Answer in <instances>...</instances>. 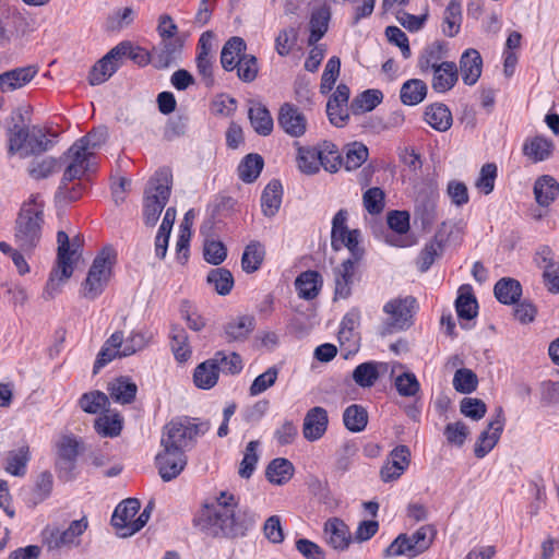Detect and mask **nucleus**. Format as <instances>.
Wrapping results in <instances>:
<instances>
[{
    "label": "nucleus",
    "instance_id": "f257e3e1",
    "mask_svg": "<svg viewBox=\"0 0 559 559\" xmlns=\"http://www.w3.org/2000/svg\"><path fill=\"white\" fill-rule=\"evenodd\" d=\"M239 499L229 491H221L211 503H204L195 515L194 525L205 535L218 538L243 537L254 525L255 515L238 510Z\"/></svg>",
    "mask_w": 559,
    "mask_h": 559
},
{
    "label": "nucleus",
    "instance_id": "f03ea898",
    "mask_svg": "<svg viewBox=\"0 0 559 559\" xmlns=\"http://www.w3.org/2000/svg\"><path fill=\"white\" fill-rule=\"evenodd\" d=\"M45 203L39 194H32L23 202L14 223V242L25 252L32 253L39 245L45 223Z\"/></svg>",
    "mask_w": 559,
    "mask_h": 559
},
{
    "label": "nucleus",
    "instance_id": "7ed1b4c3",
    "mask_svg": "<svg viewBox=\"0 0 559 559\" xmlns=\"http://www.w3.org/2000/svg\"><path fill=\"white\" fill-rule=\"evenodd\" d=\"M209 421H199L197 418L177 417L164 426L160 445L186 453L191 449L199 436L209 431Z\"/></svg>",
    "mask_w": 559,
    "mask_h": 559
},
{
    "label": "nucleus",
    "instance_id": "20e7f679",
    "mask_svg": "<svg viewBox=\"0 0 559 559\" xmlns=\"http://www.w3.org/2000/svg\"><path fill=\"white\" fill-rule=\"evenodd\" d=\"M57 266L46 284L44 290L46 299H52L60 292L55 276L60 273V280H68L73 274V264L79 259V249L82 245L79 236L70 240L68 234L63 230L57 233Z\"/></svg>",
    "mask_w": 559,
    "mask_h": 559
},
{
    "label": "nucleus",
    "instance_id": "39448f33",
    "mask_svg": "<svg viewBox=\"0 0 559 559\" xmlns=\"http://www.w3.org/2000/svg\"><path fill=\"white\" fill-rule=\"evenodd\" d=\"M171 191L170 175L166 170H159L148 181L143 204V219L145 225L155 226L160 213L166 206Z\"/></svg>",
    "mask_w": 559,
    "mask_h": 559
},
{
    "label": "nucleus",
    "instance_id": "423d86ee",
    "mask_svg": "<svg viewBox=\"0 0 559 559\" xmlns=\"http://www.w3.org/2000/svg\"><path fill=\"white\" fill-rule=\"evenodd\" d=\"M105 138V131H91L70 146L66 154L71 159L66 168V179L82 177L90 169V159Z\"/></svg>",
    "mask_w": 559,
    "mask_h": 559
},
{
    "label": "nucleus",
    "instance_id": "0eeeda50",
    "mask_svg": "<svg viewBox=\"0 0 559 559\" xmlns=\"http://www.w3.org/2000/svg\"><path fill=\"white\" fill-rule=\"evenodd\" d=\"M53 141L48 139L41 129L14 126L10 130L9 151L19 154L21 158L36 156L49 151L53 146Z\"/></svg>",
    "mask_w": 559,
    "mask_h": 559
},
{
    "label": "nucleus",
    "instance_id": "6e6552de",
    "mask_svg": "<svg viewBox=\"0 0 559 559\" xmlns=\"http://www.w3.org/2000/svg\"><path fill=\"white\" fill-rule=\"evenodd\" d=\"M88 528L86 516L72 521L67 528L58 525H47L41 531V544L48 551H59L63 548H73L80 546L81 536Z\"/></svg>",
    "mask_w": 559,
    "mask_h": 559
},
{
    "label": "nucleus",
    "instance_id": "1a4fd4ad",
    "mask_svg": "<svg viewBox=\"0 0 559 559\" xmlns=\"http://www.w3.org/2000/svg\"><path fill=\"white\" fill-rule=\"evenodd\" d=\"M112 264L111 250L104 249L96 255L82 285L84 298L94 300L104 292L111 276Z\"/></svg>",
    "mask_w": 559,
    "mask_h": 559
},
{
    "label": "nucleus",
    "instance_id": "9d476101",
    "mask_svg": "<svg viewBox=\"0 0 559 559\" xmlns=\"http://www.w3.org/2000/svg\"><path fill=\"white\" fill-rule=\"evenodd\" d=\"M348 213L341 209L333 217L331 230V246L334 251L347 248L350 255L362 258L365 250L359 246L360 231L358 229H348Z\"/></svg>",
    "mask_w": 559,
    "mask_h": 559
},
{
    "label": "nucleus",
    "instance_id": "9b49d317",
    "mask_svg": "<svg viewBox=\"0 0 559 559\" xmlns=\"http://www.w3.org/2000/svg\"><path fill=\"white\" fill-rule=\"evenodd\" d=\"M415 306L416 299L412 296L388 301L383 307L384 313L388 314V319L383 323V333L391 334L409 328Z\"/></svg>",
    "mask_w": 559,
    "mask_h": 559
},
{
    "label": "nucleus",
    "instance_id": "f8f14e48",
    "mask_svg": "<svg viewBox=\"0 0 559 559\" xmlns=\"http://www.w3.org/2000/svg\"><path fill=\"white\" fill-rule=\"evenodd\" d=\"M534 261L543 270V282L551 294H559V261L549 246H542L537 249Z\"/></svg>",
    "mask_w": 559,
    "mask_h": 559
},
{
    "label": "nucleus",
    "instance_id": "ddd939ff",
    "mask_svg": "<svg viewBox=\"0 0 559 559\" xmlns=\"http://www.w3.org/2000/svg\"><path fill=\"white\" fill-rule=\"evenodd\" d=\"M155 464L162 479L164 481H170L185 469L187 455L181 451L163 447V451L155 457Z\"/></svg>",
    "mask_w": 559,
    "mask_h": 559
},
{
    "label": "nucleus",
    "instance_id": "4468645a",
    "mask_svg": "<svg viewBox=\"0 0 559 559\" xmlns=\"http://www.w3.org/2000/svg\"><path fill=\"white\" fill-rule=\"evenodd\" d=\"M277 123L286 134L293 138L302 136L306 133L308 126L305 115L297 106L290 103H284L281 106L277 116Z\"/></svg>",
    "mask_w": 559,
    "mask_h": 559
},
{
    "label": "nucleus",
    "instance_id": "2eb2a0df",
    "mask_svg": "<svg viewBox=\"0 0 559 559\" xmlns=\"http://www.w3.org/2000/svg\"><path fill=\"white\" fill-rule=\"evenodd\" d=\"M361 259L350 255L333 269L334 299H347L352 295L356 265Z\"/></svg>",
    "mask_w": 559,
    "mask_h": 559
},
{
    "label": "nucleus",
    "instance_id": "dca6fc26",
    "mask_svg": "<svg viewBox=\"0 0 559 559\" xmlns=\"http://www.w3.org/2000/svg\"><path fill=\"white\" fill-rule=\"evenodd\" d=\"M504 426V417L503 411L501 407L497 409V415L493 419H491L488 424L487 429H485L478 437L475 447L474 454L478 459L485 457L497 444L500 435L502 432Z\"/></svg>",
    "mask_w": 559,
    "mask_h": 559
},
{
    "label": "nucleus",
    "instance_id": "f3484780",
    "mask_svg": "<svg viewBox=\"0 0 559 559\" xmlns=\"http://www.w3.org/2000/svg\"><path fill=\"white\" fill-rule=\"evenodd\" d=\"M411 463V450L407 445L395 447L389 455L386 463L381 467L380 476L385 483L400 478Z\"/></svg>",
    "mask_w": 559,
    "mask_h": 559
},
{
    "label": "nucleus",
    "instance_id": "a211bd4d",
    "mask_svg": "<svg viewBox=\"0 0 559 559\" xmlns=\"http://www.w3.org/2000/svg\"><path fill=\"white\" fill-rule=\"evenodd\" d=\"M182 48L183 41L180 38L162 39L160 45L152 50L153 67L164 70L176 64Z\"/></svg>",
    "mask_w": 559,
    "mask_h": 559
},
{
    "label": "nucleus",
    "instance_id": "6ab92c4d",
    "mask_svg": "<svg viewBox=\"0 0 559 559\" xmlns=\"http://www.w3.org/2000/svg\"><path fill=\"white\" fill-rule=\"evenodd\" d=\"M349 88L345 84H340L336 91L329 98L326 104V114L332 124L343 127L349 119L348 99Z\"/></svg>",
    "mask_w": 559,
    "mask_h": 559
},
{
    "label": "nucleus",
    "instance_id": "aec40b11",
    "mask_svg": "<svg viewBox=\"0 0 559 559\" xmlns=\"http://www.w3.org/2000/svg\"><path fill=\"white\" fill-rule=\"evenodd\" d=\"M386 222L393 233L385 236V242L400 248L409 246L411 242L404 237L409 230V214L406 211H391Z\"/></svg>",
    "mask_w": 559,
    "mask_h": 559
},
{
    "label": "nucleus",
    "instance_id": "412c9836",
    "mask_svg": "<svg viewBox=\"0 0 559 559\" xmlns=\"http://www.w3.org/2000/svg\"><path fill=\"white\" fill-rule=\"evenodd\" d=\"M328 412L321 406L310 408L304 419L302 433L308 441H317L328 429Z\"/></svg>",
    "mask_w": 559,
    "mask_h": 559
},
{
    "label": "nucleus",
    "instance_id": "4be33fe9",
    "mask_svg": "<svg viewBox=\"0 0 559 559\" xmlns=\"http://www.w3.org/2000/svg\"><path fill=\"white\" fill-rule=\"evenodd\" d=\"M34 66L15 68L0 73V92L9 93L27 85L37 74Z\"/></svg>",
    "mask_w": 559,
    "mask_h": 559
},
{
    "label": "nucleus",
    "instance_id": "5701e85b",
    "mask_svg": "<svg viewBox=\"0 0 559 559\" xmlns=\"http://www.w3.org/2000/svg\"><path fill=\"white\" fill-rule=\"evenodd\" d=\"M119 49H110L102 59H99L91 69L88 83L99 85L106 82L119 69L120 62L117 59Z\"/></svg>",
    "mask_w": 559,
    "mask_h": 559
},
{
    "label": "nucleus",
    "instance_id": "b1692460",
    "mask_svg": "<svg viewBox=\"0 0 559 559\" xmlns=\"http://www.w3.org/2000/svg\"><path fill=\"white\" fill-rule=\"evenodd\" d=\"M326 543L335 550H345L352 542L348 526L341 519H329L324 524Z\"/></svg>",
    "mask_w": 559,
    "mask_h": 559
},
{
    "label": "nucleus",
    "instance_id": "393cba45",
    "mask_svg": "<svg viewBox=\"0 0 559 559\" xmlns=\"http://www.w3.org/2000/svg\"><path fill=\"white\" fill-rule=\"evenodd\" d=\"M483 71V58L474 49H466L460 58V73L464 84L472 86L477 83Z\"/></svg>",
    "mask_w": 559,
    "mask_h": 559
},
{
    "label": "nucleus",
    "instance_id": "a878e982",
    "mask_svg": "<svg viewBox=\"0 0 559 559\" xmlns=\"http://www.w3.org/2000/svg\"><path fill=\"white\" fill-rule=\"evenodd\" d=\"M533 193L539 206L549 207L559 197V181L550 175H542L534 182Z\"/></svg>",
    "mask_w": 559,
    "mask_h": 559
},
{
    "label": "nucleus",
    "instance_id": "bb28decb",
    "mask_svg": "<svg viewBox=\"0 0 559 559\" xmlns=\"http://www.w3.org/2000/svg\"><path fill=\"white\" fill-rule=\"evenodd\" d=\"M121 346L122 332L116 331L105 341L100 350L98 352L94 362L93 373H98L102 368L111 362L114 359L123 358L124 356L122 355Z\"/></svg>",
    "mask_w": 559,
    "mask_h": 559
},
{
    "label": "nucleus",
    "instance_id": "cd10ccee",
    "mask_svg": "<svg viewBox=\"0 0 559 559\" xmlns=\"http://www.w3.org/2000/svg\"><path fill=\"white\" fill-rule=\"evenodd\" d=\"M431 87L437 93L451 91L459 81V69L453 61H445L431 71Z\"/></svg>",
    "mask_w": 559,
    "mask_h": 559
},
{
    "label": "nucleus",
    "instance_id": "c85d7f7f",
    "mask_svg": "<svg viewBox=\"0 0 559 559\" xmlns=\"http://www.w3.org/2000/svg\"><path fill=\"white\" fill-rule=\"evenodd\" d=\"M141 503L136 498H128L120 502L111 516V524L116 527L121 536L126 530H131L134 516L139 512Z\"/></svg>",
    "mask_w": 559,
    "mask_h": 559
},
{
    "label": "nucleus",
    "instance_id": "c756f323",
    "mask_svg": "<svg viewBox=\"0 0 559 559\" xmlns=\"http://www.w3.org/2000/svg\"><path fill=\"white\" fill-rule=\"evenodd\" d=\"M425 551L412 535L402 533L385 548L383 556L385 558L400 556L414 558Z\"/></svg>",
    "mask_w": 559,
    "mask_h": 559
},
{
    "label": "nucleus",
    "instance_id": "7c9ffc66",
    "mask_svg": "<svg viewBox=\"0 0 559 559\" xmlns=\"http://www.w3.org/2000/svg\"><path fill=\"white\" fill-rule=\"evenodd\" d=\"M331 20V8L324 2L311 11L310 15V35L308 37V45L317 44L328 32L329 23Z\"/></svg>",
    "mask_w": 559,
    "mask_h": 559
},
{
    "label": "nucleus",
    "instance_id": "2f4dec72",
    "mask_svg": "<svg viewBox=\"0 0 559 559\" xmlns=\"http://www.w3.org/2000/svg\"><path fill=\"white\" fill-rule=\"evenodd\" d=\"M386 370L388 365L385 362L366 361L354 369L353 380L360 388H371Z\"/></svg>",
    "mask_w": 559,
    "mask_h": 559
},
{
    "label": "nucleus",
    "instance_id": "473e14b6",
    "mask_svg": "<svg viewBox=\"0 0 559 559\" xmlns=\"http://www.w3.org/2000/svg\"><path fill=\"white\" fill-rule=\"evenodd\" d=\"M255 326V320L252 316H239L224 326V336L228 343L245 342L252 333Z\"/></svg>",
    "mask_w": 559,
    "mask_h": 559
},
{
    "label": "nucleus",
    "instance_id": "72a5a7b5",
    "mask_svg": "<svg viewBox=\"0 0 559 559\" xmlns=\"http://www.w3.org/2000/svg\"><path fill=\"white\" fill-rule=\"evenodd\" d=\"M444 45L440 41H433L427 45L417 59V68L421 74L426 75L433 71L440 64L445 63Z\"/></svg>",
    "mask_w": 559,
    "mask_h": 559
},
{
    "label": "nucleus",
    "instance_id": "f704fd0d",
    "mask_svg": "<svg viewBox=\"0 0 559 559\" xmlns=\"http://www.w3.org/2000/svg\"><path fill=\"white\" fill-rule=\"evenodd\" d=\"M111 400L119 404H130L135 400L138 386L128 377H119L107 386Z\"/></svg>",
    "mask_w": 559,
    "mask_h": 559
},
{
    "label": "nucleus",
    "instance_id": "c9c22d12",
    "mask_svg": "<svg viewBox=\"0 0 559 559\" xmlns=\"http://www.w3.org/2000/svg\"><path fill=\"white\" fill-rule=\"evenodd\" d=\"M29 460V447L27 444H23L20 448L11 450L7 453L4 469L12 476L23 477L26 474Z\"/></svg>",
    "mask_w": 559,
    "mask_h": 559
},
{
    "label": "nucleus",
    "instance_id": "e433bc0d",
    "mask_svg": "<svg viewBox=\"0 0 559 559\" xmlns=\"http://www.w3.org/2000/svg\"><path fill=\"white\" fill-rule=\"evenodd\" d=\"M425 121L435 130L444 132L452 126V114L447 105L436 103L425 110Z\"/></svg>",
    "mask_w": 559,
    "mask_h": 559
},
{
    "label": "nucleus",
    "instance_id": "4c0bfd02",
    "mask_svg": "<svg viewBox=\"0 0 559 559\" xmlns=\"http://www.w3.org/2000/svg\"><path fill=\"white\" fill-rule=\"evenodd\" d=\"M555 148L554 142L545 136L536 135L526 140L523 146V153L533 162H543L548 159Z\"/></svg>",
    "mask_w": 559,
    "mask_h": 559
},
{
    "label": "nucleus",
    "instance_id": "58836bf2",
    "mask_svg": "<svg viewBox=\"0 0 559 559\" xmlns=\"http://www.w3.org/2000/svg\"><path fill=\"white\" fill-rule=\"evenodd\" d=\"M249 120L254 131L263 136L273 131V118L269 109L261 103H251L248 111Z\"/></svg>",
    "mask_w": 559,
    "mask_h": 559
},
{
    "label": "nucleus",
    "instance_id": "ea45409f",
    "mask_svg": "<svg viewBox=\"0 0 559 559\" xmlns=\"http://www.w3.org/2000/svg\"><path fill=\"white\" fill-rule=\"evenodd\" d=\"M295 467L293 463L284 457H276L272 460L266 469L265 476L271 484L284 485L288 483L294 476Z\"/></svg>",
    "mask_w": 559,
    "mask_h": 559
},
{
    "label": "nucleus",
    "instance_id": "a19ab883",
    "mask_svg": "<svg viewBox=\"0 0 559 559\" xmlns=\"http://www.w3.org/2000/svg\"><path fill=\"white\" fill-rule=\"evenodd\" d=\"M283 188L278 180H271L264 188L261 195L262 213L267 216H274L281 206Z\"/></svg>",
    "mask_w": 559,
    "mask_h": 559
},
{
    "label": "nucleus",
    "instance_id": "79ce46f5",
    "mask_svg": "<svg viewBox=\"0 0 559 559\" xmlns=\"http://www.w3.org/2000/svg\"><path fill=\"white\" fill-rule=\"evenodd\" d=\"M300 298L311 300L319 295L322 286V278L317 271L302 272L295 282Z\"/></svg>",
    "mask_w": 559,
    "mask_h": 559
},
{
    "label": "nucleus",
    "instance_id": "37998d69",
    "mask_svg": "<svg viewBox=\"0 0 559 559\" xmlns=\"http://www.w3.org/2000/svg\"><path fill=\"white\" fill-rule=\"evenodd\" d=\"M246 41L238 36L229 38L221 51V63L224 70L233 71L236 69V61L245 55Z\"/></svg>",
    "mask_w": 559,
    "mask_h": 559
},
{
    "label": "nucleus",
    "instance_id": "c03bdc74",
    "mask_svg": "<svg viewBox=\"0 0 559 559\" xmlns=\"http://www.w3.org/2000/svg\"><path fill=\"white\" fill-rule=\"evenodd\" d=\"M496 298L503 305L516 304L522 296V286L518 280L511 277H502L495 287Z\"/></svg>",
    "mask_w": 559,
    "mask_h": 559
},
{
    "label": "nucleus",
    "instance_id": "a18cd8bd",
    "mask_svg": "<svg viewBox=\"0 0 559 559\" xmlns=\"http://www.w3.org/2000/svg\"><path fill=\"white\" fill-rule=\"evenodd\" d=\"M359 321L360 312L357 309H353L344 316L338 331V340L342 344L348 343L349 346H356L358 344L359 334L357 329Z\"/></svg>",
    "mask_w": 559,
    "mask_h": 559
},
{
    "label": "nucleus",
    "instance_id": "49530a36",
    "mask_svg": "<svg viewBox=\"0 0 559 559\" xmlns=\"http://www.w3.org/2000/svg\"><path fill=\"white\" fill-rule=\"evenodd\" d=\"M427 92V84L423 80L411 79L403 83L400 98L404 105L415 106L425 99Z\"/></svg>",
    "mask_w": 559,
    "mask_h": 559
},
{
    "label": "nucleus",
    "instance_id": "de8ad7c7",
    "mask_svg": "<svg viewBox=\"0 0 559 559\" xmlns=\"http://www.w3.org/2000/svg\"><path fill=\"white\" fill-rule=\"evenodd\" d=\"M264 160L260 154L246 155L238 165V176L246 183L254 182L260 176Z\"/></svg>",
    "mask_w": 559,
    "mask_h": 559
},
{
    "label": "nucleus",
    "instance_id": "09e8293b",
    "mask_svg": "<svg viewBox=\"0 0 559 559\" xmlns=\"http://www.w3.org/2000/svg\"><path fill=\"white\" fill-rule=\"evenodd\" d=\"M462 19L461 2L451 0L443 12L442 33L448 37H454L461 29Z\"/></svg>",
    "mask_w": 559,
    "mask_h": 559
},
{
    "label": "nucleus",
    "instance_id": "8fccbe9b",
    "mask_svg": "<svg viewBox=\"0 0 559 559\" xmlns=\"http://www.w3.org/2000/svg\"><path fill=\"white\" fill-rule=\"evenodd\" d=\"M114 49H119L118 55H116L119 62L123 57H128L139 67H145L148 63L153 64L152 51L148 52L146 49L134 46L130 41H121Z\"/></svg>",
    "mask_w": 559,
    "mask_h": 559
},
{
    "label": "nucleus",
    "instance_id": "3c124183",
    "mask_svg": "<svg viewBox=\"0 0 559 559\" xmlns=\"http://www.w3.org/2000/svg\"><path fill=\"white\" fill-rule=\"evenodd\" d=\"M24 20L21 11L15 7H9L0 16V46L8 44L15 33V24Z\"/></svg>",
    "mask_w": 559,
    "mask_h": 559
},
{
    "label": "nucleus",
    "instance_id": "603ef678",
    "mask_svg": "<svg viewBox=\"0 0 559 559\" xmlns=\"http://www.w3.org/2000/svg\"><path fill=\"white\" fill-rule=\"evenodd\" d=\"M218 374L217 366L211 358L197 366L193 381L198 388L209 390L217 383Z\"/></svg>",
    "mask_w": 559,
    "mask_h": 559
},
{
    "label": "nucleus",
    "instance_id": "864d4df0",
    "mask_svg": "<svg viewBox=\"0 0 559 559\" xmlns=\"http://www.w3.org/2000/svg\"><path fill=\"white\" fill-rule=\"evenodd\" d=\"M265 249L259 241H251L241 257V266L246 273H253L260 269L264 260Z\"/></svg>",
    "mask_w": 559,
    "mask_h": 559
},
{
    "label": "nucleus",
    "instance_id": "5fc2aeb1",
    "mask_svg": "<svg viewBox=\"0 0 559 559\" xmlns=\"http://www.w3.org/2000/svg\"><path fill=\"white\" fill-rule=\"evenodd\" d=\"M343 423L349 431L360 432L368 424V413L361 405H349L343 413Z\"/></svg>",
    "mask_w": 559,
    "mask_h": 559
},
{
    "label": "nucleus",
    "instance_id": "6e6d98bb",
    "mask_svg": "<svg viewBox=\"0 0 559 559\" xmlns=\"http://www.w3.org/2000/svg\"><path fill=\"white\" fill-rule=\"evenodd\" d=\"M299 169L308 175L320 170V147L299 146L297 154Z\"/></svg>",
    "mask_w": 559,
    "mask_h": 559
},
{
    "label": "nucleus",
    "instance_id": "4d7b16f0",
    "mask_svg": "<svg viewBox=\"0 0 559 559\" xmlns=\"http://www.w3.org/2000/svg\"><path fill=\"white\" fill-rule=\"evenodd\" d=\"M170 346L178 361L185 362L190 358L191 348L188 344V335L185 329L176 325L171 328Z\"/></svg>",
    "mask_w": 559,
    "mask_h": 559
},
{
    "label": "nucleus",
    "instance_id": "13d9d810",
    "mask_svg": "<svg viewBox=\"0 0 559 559\" xmlns=\"http://www.w3.org/2000/svg\"><path fill=\"white\" fill-rule=\"evenodd\" d=\"M345 157L342 165L346 170L359 168L368 158V148L360 142H353L344 147Z\"/></svg>",
    "mask_w": 559,
    "mask_h": 559
},
{
    "label": "nucleus",
    "instance_id": "bf43d9fd",
    "mask_svg": "<svg viewBox=\"0 0 559 559\" xmlns=\"http://www.w3.org/2000/svg\"><path fill=\"white\" fill-rule=\"evenodd\" d=\"M320 167L322 166L329 173H336L342 166L343 158L337 146L329 141L320 145Z\"/></svg>",
    "mask_w": 559,
    "mask_h": 559
},
{
    "label": "nucleus",
    "instance_id": "052dcab7",
    "mask_svg": "<svg viewBox=\"0 0 559 559\" xmlns=\"http://www.w3.org/2000/svg\"><path fill=\"white\" fill-rule=\"evenodd\" d=\"M206 280L214 287V290L222 296L228 295L234 287L233 274L225 267L211 270Z\"/></svg>",
    "mask_w": 559,
    "mask_h": 559
},
{
    "label": "nucleus",
    "instance_id": "680f3d73",
    "mask_svg": "<svg viewBox=\"0 0 559 559\" xmlns=\"http://www.w3.org/2000/svg\"><path fill=\"white\" fill-rule=\"evenodd\" d=\"M94 428L102 437L114 438L122 430V419L119 414H104L95 419Z\"/></svg>",
    "mask_w": 559,
    "mask_h": 559
},
{
    "label": "nucleus",
    "instance_id": "e2e57ef3",
    "mask_svg": "<svg viewBox=\"0 0 559 559\" xmlns=\"http://www.w3.org/2000/svg\"><path fill=\"white\" fill-rule=\"evenodd\" d=\"M79 405L87 414H98L106 409L109 405V400L104 392L96 390L84 393L79 400Z\"/></svg>",
    "mask_w": 559,
    "mask_h": 559
},
{
    "label": "nucleus",
    "instance_id": "0e129e2a",
    "mask_svg": "<svg viewBox=\"0 0 559 559\" xmlns=\"http://www.w3.org/2000/svg\"><path fill=\"white\" fill-rule=\"evenodd\" d=\"M212 360L217 366L218 372L222 370L223 372L226 373L237 374L243 368L242 359L240 355L237 353H230L229 355H227L224 352L219 350L215 353Z\"/></svg>",
    "mask_w": 559,
    "mask_h": 559
},
{
    "label": "nucleus",
    "instance_id": "69168bd1",
    "mask_svg": "<svg viewBox=\"0 0 559 559\" xmlns=\"http://www.w3.org/2000/svg\"><path fill=\"white\" fill-rule=\"evenodd\" d=\"M260 442L258 440L250 441L245 450L243 457L240 462L239 466V475L242 478H250L255 469L257 463L259 461V449Z\"/></svg>",
    "mask_w": 559,
    "mask_h": 559
},
{
    "label": "nucleus",
    "instance_id": "338daca9",
    "mask_svg": "<svg viewBox=\"0 0 559 559\" xmlns=\"http://www.w3.org/2000/svg\"><path fill=\"white\" fill-rule=\"evenodd\" d=\"M383 99V94L379 90H367L359 94L352 103L354 112L358 111H371L374 109Z\"/></svg>",
    "mask_w": 559,
    "mask_h": 559
},
{
    "label": "nucleus",
    "instance_id": "774afa93",
    "mask_svg": "<svg viewBox=\"0 0 559 559\" xmlns=\"http://www.w3.org/2000/svg\"><path fill=\"white\" fill-rule=\"evenodd\" d=\"M236 69H237V75L239 80H241L245 83H251L253 82L259 72L258 67V59L253 55H242L241 58H239L236 61Z\"/></svg>",
    "mask_w": 559,
    "mask_h": 559
}]
</instances>
